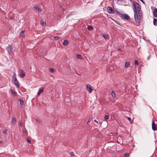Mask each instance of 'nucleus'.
<instances>
[{
    "instance_id": "44",
    "label": "nucleus",
    "mask_w": 157,
    "mask_h": 157,
    "mask_svg": "<svg viewBox=\"0 0 157 157\" xmlns=\"http://www.w3.org/2000/svg\"><path fill=\"white\" fill-rule=\"evenodd\" d=\"M130 1H131V2H132V0H130Z\"/></svg>"
},
{
    "instance_id": "12",
    "label": "nucleus",
    "mask_w": 157,
    "mask_h": 157,
    "mask_svg": "<svg viewBox=\"0 0 157 157\" xmlns=\"http://www.w3.org/2000/svg\"><path fill=\"white\" fill-rule=\"evenodd\" d=\"M40 23L41 25L45 26L46 25L45 21L44 20H42L40 21Z\"/></svg>"
},
{
    "instance_id": "6",
    "label": "nucleus",
    "mask_w": 157,
    "mask_h": 157,
    "mask_svg": "<svg viewBox=\"0 0 157 157\" xmlns=\"http://www.w3.org/2000/svg\"><path fill=\"white\" fill-rule=\"evenodd\" d=\"M87 90L89 91V93H90L92 90V86L89 84H88L86 86Z\"/></svg>"
},
{
    "instance_id": "32",
    "label": "nucleus",
    "mask_w": 157,
    "mask_h": 157,
    "mask_svg": "<svg viewBox=\"0 0 157 157\" xmlns=\"http://www.w3.org/2000/svg\"><path fill=\"white\" fill-rule=\"evenodd\" d=\"M24 32H25V30H21L20 32V34H23L24 33Z\"/></svg>"
},
{
    "instance_id": "39",
    "label": "nucleus",
    "mask_w": 157,
    "mask_h": 157,
    "mask_svg": "<svg viewBox=\"0 0 157 157\" xmlns=\"http://www.w3.org/2000/svg\"><path fill=\"white\" fill-rule=\"evenodd\" d=\"M150 57V56H148V57H147V60H148L149 59Z\"/></svg>"
},
{
    "instance_id": "25",
    "label": "nucleus",
    "mask_w": 157,
    "mask_h": 157,
    "mask_svg": "<svg viewBox=\"0 0 157 157\" xmlns=\"http://www.w3.org/2000/svg\"><path fill=\"white\" fill-rule=\"evenodd\" d=\"M50 71L51 72H54L55 71V70L54 69H53V68H50Z\"/></svg>"
},
{
    "instance_id": "16",
    "label": "nucleus",
    "mask_w": 157,
    "mask_h": 157,
    "mask_svg": "<svg viewBox=\"0 0 157 157\" xmlns=\"http://www.w3.org/2000/svg\"><path fill=\"white\" fill-rule=\"evenodd\" d=\"M19 101L20 102V105H23L24 104V102L23 100L22 99H19Z\"/></svg>"
},
{
    "instance_id": "21",
    "label": "nucleus",
    "mask_w": 157,
    "mask_h": 157,
    "mask_svg": "<svg viewBox=\"0 0 157 157\" xmlns=\"http://www.w3.org/2000/svg\"><path fill=\"white\" fill-rule=\"evenodd\" d=\"M77 58L80 59H82V56L80 55H77Z\"/></svg>"
},
{
    "instance_id": "1",
    "label": "nucleus",
    "mask_w": 157,
    "mask_h": 157,
    "mask_svg": "<svg viewBox=\"0 0 157 157\" xmlns=\"http://www.w3.org/2000/svg\"><path fill=\"white\" fill-rule=\"evenodd\" d=\"M132 7L134 13V17L136 21L140 23L142 20V11L140 5L135 1H134L132 5Z\"/></svg>"
},
{
    "instance_id": "38",
    "label": "nucleus",
    "mask_w": 157,
    "mask_h": 157,
    "mask_svg": "<svg viewBox=\"0 0 157 157\" xmlns=\"http://www.w3.org/2000/svg\"><path fill=\"white\" fill-rule=\"evenodd\" d=\"M90 120H88L87 121V123H86L87 124H88L90 122Z\"/></svg>"
},
{
    "instance_id": "30",
    "label": "nucleus",
    "mask_w": 157,
    "mask_h": 157,
    "mask_svg": "<svg viewBox=\"0 0 157 157\" xmlns=\"http://www.w3.org/2000/svg\"><path fill=\"white\" fill-rule=\"evenodd\" d=\"M27 141L29 143L31 144V141L30 140H29V139H27Z\"/></svg>"
},
{
    "instance_id": "27",
    "label": "nucleus",
    "mask_w": 157,
    "mask_h": 157,
    "mask_svg": "<svg viewBox=\"0 0 157 157\" xmlns=\"http://www.w3.org/2000/svg\"><path fill=\"white\" fill-rule=\"evenodd\" d=\"M53 39H55L56 40H58L59 39V37L58 36H56L55 37H54Z\"/></svg>"
},
{
    "instance_id": "4",
    "label": "nucleus",
    "mask_w": 157,
    "mask_h": 157,
    "mask_svg": "<svg viewBox=\"0 0 157 157\" xmlns=\"http://www.w3.org/2000/svg\"><path fill=\"white\" fill-rule=\"evenodd\" d=\"M107 10L108 12L109 13H114L115 11L111 7H107Z\"/></svg>"
},
{
    "instance_id": "14",
    "label": "nucleus",
    "mask_w": 157,
    "mask_h": 157,
    "mask_svg": "<svg viewBox=\"0 0 157 157\" xmlns=\"http://www.w3.org/2000/svg\"><path fill=\"white\" fill-rule=\"evenodd\" d=\"M153 23L154 25L156 26L157 25V19L154 18Z\"/></svg>"
},
{
    "instance_id": "24",
    "label": "nucleus",
    "mask_w": 157,
    "mask_h": 157,
    "mask_svg": "<svg viewBox=\"0 0 157 157\" xmlns=\"http://www.w3.org/2000/svg\"><path fill=\"white\" fill-rule=\"evenodd\" d=\"M70 155L71 156V157H74V154L73 152H70Z\"/></svg>"
},
{
    "instance_id": "15",
    "label": "nucleus",
    "mask_w": 157,
    "mask_h": 157,
    "mask_svg": "<svg viewBox=\"0 0 157 157\" xmlns=\"http://www.w3.org/2000/svg\"><path fill=\"white\" fill-rule=\"evenodd\" d=\"M68 44V42L67 40H64L63 42V44L64 46H67Z\"/></svg>"
},
{
    "instance_id": "33",
    "label": "nucleus",
    "mask_w": 157,
    "mask_h": 157,
    "mask_svg": "<svg viewBox=\"0 0 157 157\" xmlns=\"http://www.w3.org/2000/svg\"><path fill=\"white\" fill-rule=\"evenodd\" d=\"M128 120H129V121H131V119L130 117H128Z\"/></svg>"
},
{
    "instance_id": "26",
    "label": "nucleus",
    "mask_w": 157,
    "mask_h": 157,
    "mask_svg": "<svg viewBox=\"0 0 157 157\" xmlns=\"http://www.w3.org/2000/svg\"><path fill=\"white\" fill-rule=\"evenodd\" d=\"M124 156L125 157H128L129 156V155L128 153H125V154H124Z\"/></svg>"
},
{
    "instance_id": "5",
    "label": "nucleus",
    "mask_w": 157,
    "mask_h": 157,
    "mask_svg": "<svg viewBox=\"0 0 157 157\" xmlns=\"http://www.w3.org/2000/svg\"><path fill=\"white\" fill-rule=\"evenodd\" d=\"M121 17L123 19L129 20L130 19V17L126 14H124L122 15Z\"/></svg>"
},
{
    "instance_id": "19",
    "label": "nucleus",
    "mask_w": 157,
    "mask_h": 157,
    "mask_svg": "<svg viewBox=\"0 0 157 157\" xmlns=\"http://www.w3.org/2000/svg\"><path fill=\"white\" fill-rule=\"evenodd\" d=\"M87 29L91 31L93 29V27L90 25H88L87 26Z\"/></svg>"
},
{
    "instance_id": "13",
    "label": "nucleus",
    "mask_w": 157,
    "mask_h": 157,
    "mask_svg": "<svg viewBox=\"0 0 157 157\" xmlns=\"http://www.w3.org/2000/svg\"><path fill=\"white\" fill-rule=\"evenodd\" d=\"M16 123V120L15 117H13L12 121V123L13 125H14Z\"/></svg>"
},
{
    "instance_id": "7",
    "label": "nucleus",
    "mask_w": 157,
    "mask_h": 157,
    "mask_svg": "<svg viewBox=\"0 0 157 157\" xmlns=\"http://www.w3.org/2000/svg\"><path fill=\"white\" fill-rule=\"evenodd\" d=\"M33 7L36 10L38 11V12H41V9L38 7V6L37 5H33Z\"/></svg>"
},
{
    "instance_id": "35",
    "label": "nucleus",
    "mask_w": 157,
    "mask_h": 157,
    "mask_svg": "<svg viewBox=\"0 0 157 157\" xmlns=\"http://www.w3.org/2000/svg\"><path fill=\"white\" fill-rule=\"evenodd\" d=\"M57 16L58 17H61V15L60 14H58L57 15Z\"/></svg>"
},
{
    "instance_id": "37",
    "label": "nucleus",
    "mask_w": 157,
    "mask_h": 157,
    "mask_svg": "<svg viewBox=\"0 0 157 157\" xmlns=\"http://www.w3.org/2000/svg\"><path fill=\"white\" fill-rule=\"evenodd\" d=\"M118 51L122 52V50L120 48L118 49Z\"/></svg>"
},
{
    "instance_id": "17",
    "label": "nucleus",
    "mask_w": 157,
    "mask_h": 157,
    "mask_svg": "<svg viewBox=\"0 0 157 157\" xmlns=\"http://www.w3.org/2000/svg\"><path fill=\"white\" fill-rule=\"evenodd\" d=\"M11 92V93L14 95H16L17 94V92L15 91L13 89H11L10 90Z\"/></svg>"
},
{
    "instance_id": "9",
    "label": "nucleus",
    "mask_w": 157,
    "mask_h": 157,
    "mask_svg": "<svg viewBox=\"0 0 157 157\" xmlns=\"http://www.w3.org/2000/svg\"><path fill=\"white\" fill-rule=\"evenodd\" d=\"M152 128L153 130L154 131H156L157 129V128L155 126V123L154 121H152Z\"/></svg>"
},
{
    "instance_id": "28",
    "label": "nucleus",
    "mask_w": 157,
    "mask_h": 157,
    "mask_svg": "<svg viewBox=\"0 0 157 157\" xmlns=\"http://www.w3.org/2000/svg\"><path fill=\"white\" fill-rule=\"evenodd\" d=\"M109 116L108 115H105V120H107L109 119Z\"/></svg>"
},
{
    "instance_id": "43",
    "label": "nucleus",
    "mask_w": 157,
    "mask_h": 157,
    "mask_svg": "<svg viewBox=\"0 0 157 157\" xmlns=\"http://www.w3.org/2000/svg\"><path fill=\"white\" fill-rule=\"evenodd\" d=\"M11 19H13V18L12 17V18H11Z\"/></svg>"
},
{
    "instance_id": "10",
    "label": "nucleus",
    "mask_w": 157,
    "mask_h": 157,
    "mask_svg": "<svg viewBox=\"0 0 157 157\" xmlns=\"http://www.w3.org/2000/svg\"><path fill=\"white\" fill-rule=\"evenodd\" d=\"M153 15L154 17H157V9L155 8L153 11Z\"/></svg>"
},
{
    "instance_id": "36",
    "label": "nucleus",
    "mask_w": 157,
    "mask_h": 157,
    "mask_svg": "<svg viewBox=\"0 0 157 157\" xmlns=\"http://www.w3.org/2000/svg\"><path fill=\"white\" fill-rule=\"evenodd\" d=\"M94 121L95 122L97 123H98V121H97L96 120H94Z\"/></svg>"
},
{
    "instance_id": "11",
    "label": "nucleus",
    "mask_w": 157,
    "mask_h": 157,
    "mask_svg": "<svg viewBox=\"0 0 157 157\" xmlns=\"http://www.w3.org/2000/svg\"><path fill=\"white\" fill-rule=\"evenodd\" d=\"M44 91V89L43 88H41L39 89V91L37 93V95L39 96L40 95V94L42 93Z\"/></svg>"
},
{
    "instance_id": "41",
    "label": "nucleus",
    "mask_w": 157,
    "mask_h": 157,
    "mask_svg": "<svg viewBox=\"0 0 157 157\" xmlns=\"http://www.w3.org/2000/svg\"><path fill=\"white\" fill-rule=\"evenodd\" d=\"M20 125L21 126V125H22V124H21V122H20Z\"/></svg>"
},
{
    "instance_id": "40",
    "label": "nucleus",
    "mask_w": 157,
    "mask_h": 157,
    "mask_svg": "<svg viewBox=\"0 0 157 157\" xmlns=\"http://www.w3.org/2000/svg\"><path fill=\"white\" fill-rule=\"evenodd\" d=\"M124 0H120V1L121 2H123L124 1Z\"/></svg>"
},
{
    "instance_id": "31",
    "label": "nucleus",
    "mask_w": 157,
    "mask_h": 157,
    "mask_svg": "<svg viewBox=\"0 0 157 157\" xmlns=\"http://www.w3.org/2000/svg\"><path fill=\"white\" fill-rule=\"evenodd\" d=\"M7 132V131L6 130H4L3 131V132L4 134H6Z\"/></svg>"
},
{
    "instance_id": "8",
    "label": "nucleus",
    "mask_w": 157,
    "mask_h": 157,
    "mask_svg": "<svg viewBox=\"0 0 157 157\" xmlns=\"http://www.w3.org/2000/svg\"><path fill=\"white\" fill-rule=\"evenodd\" d=\"M25 75V73L22 70H21L20 77L21 78H23Z\"/></svg>"
},
{
    "instance_id": "34",
    "label": "nucleus",
    "mask_w": 157,
    "mask_h": 157,
    "mask_svg": "<svg viewBox=\"0 0 157 157\" xmlns=\"http://www.w3.org/2000/svg\"><path fill=\"white\" fill-rule=\"evenodd\" d=\"M143 3H145V2L143 0H140Z\"/></svg>"
},
{
    "instance_id": "2",
    "label": "nucleus",
    "mask_w": 157,
    "mask_h": 157,
    "mask_svg": "<svg viewBox=\"0 0 157 157\" xmlns=\"http://www.w3.org/2000/svg\"><path fill=\"white\" fill-rule=\"evenodd\" d=\"M12 80L13 84H14L17 88H19L20 86V83L17 78L15 74H14L12 76Z\"/></svg>"
},
{
    "instance_id": "29",
    "label": "nucleus",
    "mask_w": 157,
    "mask_h": 157,
    "mask_svg": "<svg viewBox=\"0 0 157 157\" xmlns=\"http://www.w3.org/2000/svg\"><path fill=\"white\" fill-rule=\"evenodd\" d=\"M36 121L38 122H40L41 121V120L40 119L37 118L36 119Z\"/></svg>"
},
{
    "instance_id": "23",
    "label": "nucleus",
    "mask_w": 157,
    "mask_h": 157,
    "mask_svg": "<svg viewBox=\"0 0 157 157\" xmlns=\"http://www.w3.org/2000/svg\"><path fill=\"white\" fill-rule=\"evenodd\" d=\"M134 63L135 65H138V62L137 60H136L134 62Z\"/></svg>"
},
{
    "instance_id": "20",
    "label": "nucleus",
    "mask_w": 157,
    "mask_h": 157,
    "mask_svg": "<svg viewBox=\"0 0 157 157\" xmlns=\"http://www.w3.org/2000/svg\"><path fill=\"white\" fill-rule=\"evenodd\" d=\"M130 65V63L129 62H126L125 64V67L128 68Z\"/></svg>"
},
{
    "instance_id": "22",
    "label": "nucleus",
    "mask_w": 157,
    "mask_h": 157,
    "mask_svg": "<svg viewBox=\"0 0 157 157\" xmlns=\"http://www.w3.org/2000/svg\"><path fill=\"white\" fill-rule=\"evenodd\" d=\"M103 36L105 39H107L108 38V36L107 34L103 35Z\"/></svg>"
},
{
    "instance_id": "42",
    "label": "nucleus",
    "mask_w": 157,
    "mask_h": 157,
    "mask_svg": "<svg viewBox=\"0 0 157 157\" xmlns=\"http://www.w3.org/2000/svg\"><path fill=\"white\" fill-rule=\"evenodd\" d=\"M2 141H0V143H1Z\"/></svg>"
},
{
    "instance_id": "18",
    "label": "nucleus",
    "mask_w": 157,
    "mask_h": 157,
    "mask_svg": "<svg viewBox=\"0 0 157 157\" xmlns=\"http://www.w3.org/2000/svg\"><path fill=\"white\" fill-rule=\"evenodd\" d=\"M111 95H112V96L114 98H116V95L115 92L114 91H112L111 92Z\"/></svg>"
},
{
    "instance_id": "3",
    "label": "nucleus",
    "mask_w": 157,
    "mask_h": 157,
    "mask_svg": "<svg viewBox=\"0 0 157 157\" xmlns=\"http://www.w3.org/2000/svg\"><path fill=\"white\" fill-rule=\"evenodd\" d=\"M6 49L8 51V53L10 54H12L13 52V48L10 45H9L7 48Z\"/></svg>"
}]
</instances>
